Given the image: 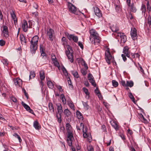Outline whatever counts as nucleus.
<instances>
[{
	"label": "nucleus",
	"mask_w": 151,
	"mask_h": 151,
	"mask_svg": "<svg viewBox=\"0 0 151 151\" xmlns=\"http://www.w3.org/2000/svg\"><path fill=\"white\" fill-rule=\"evenodd\" d=\"M90 40L92 44L95 45H98L100 42L101 38L97 32L93 29L90 31Z\"/></svg>",
	"instance_id": "1"
},
{
	"label": "nucleus",
	"mask_w": 151,
	"mask_h": 151,
	"mask_svg": "<svg viewBox=\"0 0 151 151\" xmlns=\"http://www.w3.org/2000/svg\"><path fill=\"white\" fill-rule=\"evenodd\" d=\"M38 40V37L37 36H35L33 37L30 41L31 44L30 45V51L32 54L35 53V51L37 49Z\"/></svg>",
	"instance_id": "2"
},
{
	"label": "nucleus",
	"mask_w": 151,
	"mask_h": 151,
	"mask_svg": "<svg viewBox=\"0 0 151 151\" xmlns=\"http://www.w3.org/2000/svg\"><path fill=\"white\" fill-rule=\"evenodd\" d=\"M57 111L56 112V116L58 122L60 123L61 120V114L63 112L62 106L60 103L56 104Z\"/></svg>",
	"instance_id": "3"
},
{
	"label": "nucleus",
	"mask_w": 151,
	"mask_h": 151,
	"mask_svg": "<svg viewBox=\"0 0 151 151\" xmlns=\"http://www.w3.org/2000/svg\"><path fill=\"white\" fill-rule=\"evenodd\" d=\"M65 36L69 40H72L75 42H77L78 40V37L73 34H70L68 32H65Z\"/></svg>",
	"instance_id": "4"
},
{
	"label": "nucleus",
	"mask_w": 151,
	"mask_h": 151,
	"mask_svg": "<svg viewBox=\"0 0 151 151\" xmlns=\"http://www.w3.org/2000/svg\"><path fill=\"white\" fill-rule=\"evenodd\" d=\"M67 47L68 50V51H66V54L67 55V56L68 58V59L69 60L71 63H72L73 61V55L72 53H70V51L69 50V48H71V47L69 45H67Z\"/></svg>",
	"instance_id": "5"
},
{
	"label": "nucleus",
	"mask_w": 151,
	"mask_h": 151,
	"mask_svg": "<svg viewBox=\"0 0 151 151\" xmlns=\"http://www.w3.org/2000/svg\"><path fill=\"white\" fill-rule=\"evenodd\" d=\"M105 58L107 63L109 64H110V60L112 58V56L109 50H106L105 53Z\"/></svg>",
	"instance_id": "6"
},
{
	"label": "nucleus",
	"mask_w": 151,
	"mask_h": 151,
	"mask_svg": "<svg viewBox=\"0 0 151 151\" xmlns=\"http://www.w3.org/2000/svg\"><path fill=\"white\" fill-rule=\"evenodd\" d=\"M116 37H119L121 38V42H122L124 43L126 41V37L123 33H117L115 34Z\"/></svg>",
	"instance_id": "7"
},
{
	"label": "nucleus",
	"mask_w": 151,
	"mask_h": 151,
	"mask_svg": "<svg viewBox=\"0 0 151 151\" xmlns=\"http://www.w3.org/2000/svg\"><path fill=\"white\" fill-rule=\"evenodd\" d=\"M54 34V31L53 29L50 28L47 29V36H48L49 39L50 40H53V35Z\"/></svg>",
	"instance_id": "8"
},
{
	"label": "nucleus",
	"mask_w": 151,
	"mask_h": 151,
	"mask_svg": "<svg viewBox=\"0 0 151 151\" xmlns=\"http://www.w3.org/2000/svg\"><path fill=\"white\" fill-rule=\"evenodd\" d=\"M68 7L69 11L72 13L75 14L76 10V7L73 4L69 3L68 4Z\"/></svg>",
	"instance_id": "9"
},
{
	"label": "nucleus",
	"mask_w": 151,
	"mask_h": 151,
	"mask_svg": "<svg viewBox=\"0 0 151 151\" xmlns=\"http://www.w3.org/2000/svg\"><path fill=\"white\" fill-rule=\"evenodd\" d=\"M130 34L132 38L135 40L137 38V30L134 28L132 29L130 32Z\"/></svg>",
	"instance_id": "10"
},
{
	"label": "nucleus",
	"mask_w": 151,
	"mask_h": 151,
	"mask_svg": "<svg viewBox=\"0 0 151 151\" xmlns=\"http://www.w3.org/2000/svg\"><path fill=\"white\" fill-rule=\"evenodd\" d=\"M14 81L15 86L17 87H19L22 86V82L20 78H17L14 79Z\"/></svg>",
	"instance_id": "11"
},
{
	"label": "nucleus",
	"mask_w": 151,
	"mask_h": 151,
	"mask_svg": "<svg viewBox=\"0 0 151 151\" xmlns=\"http://www.w3.org/2000/svg\"><path fill=\"white\" fill-rule=\"evenodd\" d=\"M66 128L67 131L68 135L70 136L71 135H73L72 132V127L69 123H67L66 124Z\"/></svg>",
	"instance_id": "12"
},
{
	"label": "nucleus",
	"mask_w": 151,
	"mask_h": 151,
	"mask_svg": "<svg viewBox=\"0 0 151 151\" xmlns=\"http://www.w3.org/2000/svg\"><path fill=\"white\" fill-rule=\"evenodd\" d=\"M94 11L95 14L99 17H100L102 16L101 12L97 7H94Z\"/></svg>",
	"instance_id": "13"
},
{
	"label": "nucleus",
	"mask_w": 151,
	"mask_h": 151,
	"mask_svg": "<svg viewBox=\"0 0 151 151\" xmlns=\"http://www.w3.org/2000/svg\"><path fill=\"white\" fill-rule=\"evenodd\" d=\"M22 27L24 32H26L28 29V24L26 21L24 20L22 22Z\"/></svg>",
	"instance_id": "14"
},
{
	"label": "nucleus",
	"mask_w": 151,
	"mask_h": 151,
	"mask_svg": "<svg viewBox=\"0 0 151 151\" xmlns=\"http://www.w3.org/2000/svg\"><path fill=\"white\" fill-rule=\"evenodd\" d=\"M22 104L24 108L32 114H34L33 111L31 109L30 107L27 104L24 103L23 101L22 102Z\"/></svg>",
	"instance_id": "15"
},
{
	"label": "nucleus",
	"mask_w": 151,
	"mask_h": 151,
	"mask_svg": "<svg viewBox=\"0 0 151 151\" xmlns=\"http://www.w3.org/2000/svg\"><path fill=\"white\" fill-rule=\"evenodd\" d=\"M40 50L41 53V55L42 56V58L45 59L47 56L46 53L43 51V45L40 44Z\"/></svg>",
	"instance_id": "16"
},
{
	"label": "nucleus",
	"mask_w": 151,
	"mask_h": 151,
	"mask_svg": "<svg viewBox=\"0 0 151 151\" xmlns=\"http://www.w3.org/2000/svg\"><path fill=\"white\" fill-rule=\"evenodd\" d=\"M71 136H69V135H67L68 138L67 141L68 145L69 146H72V139L73 138V135H71Z\"/></svg>",
	"instance_id": "17"
},
{
	"label": "nucleus",
	"mask_w": 151,
	"mask_h": 151,
	"mask_svg": "<svg viewBox=\"0 0 151 151\" xmlns=\"http://www.w3.org/2000/svg\"><path fill=\"white\" fill-rule=\"evenodd\" d=\"M11 15L12 18L14 20V24H16V23H17V20L16 15L15 14L14 11L13 10L11 11Z\"/></svg>",
	"instance_id": "18"
},
{
	"label": "nucleus",
	"mask_w": 151,
	"mask_h": 151,
	"mask_svg": "<svg viewBox=\"0 0 151 151\" xmlns=\"http://www.w3.org/2000/svg\"><path fill=\"white\" fill-rule=\"evenodd\" d=\"M3 33L4 37H6L8 36V27L4 26L3 27Z\"/></svg>",
	"instance_id": "19"
},
{
	"label": "nucleus",
	"mask_w": 151,
	"mask_h": 151,
	"mask_svg": "<svg viewBox=\"0 0 151 151\" xmlns=\"http://www.w3.org/2000/svg\"><path fill=\"white\" fill-rule=\"evenodd\" d=\"M123 53L128 58L130 57V52L129 51L128 49L126 47H124V48Z\"/></svg>",
	"instance_id": "20"
},
{
	"label": "nucleus",
	"mask_w": 151,
	"mask_h": 151,
	"mask_svg": "<svg viewBox=\"0 0 151 151\" xmlns=\"http://www.w3.org/2000/svg\"><path fill=\"white\" fill-rule=\"evenodd\" d=\"M112 126L116 130H118L119 127L116 122L114 121H112L110 122Z\"/></svg>",
	"instance_id": "21"
},
{
	"label": "nucleus",
	"mask_w": 151,
	"mask_h": 151,
	"mask_svg": "<svg viewBox=\"0 0 151 151\" xmlns=\"http://www.w3.org/2000/svg\"><path fill=\"white\" fill-rule=\"evenodd\" d=\"M33 126L36 129L39 130L40 128V126L37 121H35L34 122Z\"/></svg>",
	"instance_id": "22"
},
{
	"label": "nucleus",
	"mask_w": 151,
	"mask_h": 151,
	"mask_svg": "<svg viewBox=\"0 0 151 151\" xmlns=\"http://www.w3.org/2000/svg\"><path fill=\"white\" fill-rule=\"evenodd\" d=\"M63 113L65 116L67 117L69 116L71 114V112L68 109H66L64 110Z\"/></svg>",
	"instance_id": "23"
},
{
	"label": "nucleus",
	"mask_w": 151,
	"mask_h": 151,
	"mask_svg": "<svg viewBox=\"0 0 151 151\" xmlns=\"http://www.w3.org/2000/svg\"><path fill=\"white\" fill-rule=\"evenodd\" d=\"M111 30L113 32H116L119 30V29L116 25H113L111 27Z\"/></svg>",
	"instance_id": "24"
},
{
	"label": "nucleus",
	"mask_w": 151,
	"mask_h": 151,
	"mask_svg": "<svg viewBox=\"0 0 151 151\" xmlns=\"http://www.w3.org/2000/svg\"><path fill=\"white\" fill-rule=\"evenodd\" d=\"M76 114L77 117L78 119H81L83 120V118L81 113L78 111H77L76 112Z\"/></svg>",
	"instance_id": "25"
},
{
	"label": "nucleus",
	"mask_w": 151,
	"mask_h": 151,
	"mask_svg": "<svg viewBox=\"0 0 151 151\" xmlns=\"http://www.w3.org/2000/svg\"><path fill=\"white\" fill-rule=\"evenodd\" d=\"M20 38L21 42L22 44H25L26 43L25 38L23 35H20Z\"/></svg>",
	"instance_id": "26"
},
{
	"label": "nucleus",
	"mask_w": 151,
	"mask_h": 151,
	"mask_svg": "<svg viewBox=\"0 0 151 151\" xmlns=\"http://www.w3.org/2000/svg\"><path fill=\"white\" fill-rule=\"evenodd\" d=\"M129 6L130 8V10L131 12L134 13L136 12L137 9L136 7L134 6L133 4L130 5V6Z\"/></svg>",
	"instance_id": "27"
},
{
	"label": "nucleus",
	"mask_w": 151,
	"mask_h": 151,
	"mask_svg": "<svg viewBox=\"0 0 151 151\" xmlns=\"http://www.w3.org/2000/svg\"><path fill=\"white\" fill-rule=\"evenodd\" d=\"M40 77L41 81H42L44 79L45 76L44 75V73L43 70H41L40 72Z\"/></svg>",
	"instance_id": "28"
},
{
	"label": "nucleus",
	"mask_w": 151,
	"mask_h": 151,
	"mask_svg": "<svg viewBox=\"0 0 151 151\" xmlns=\"http://www.w3.org/2000/svg\"><path fill=\"white\" fill-rule=\"evenodd\" d=\"M60 99L62 100V103L63 104H66V101L65 98V96L63 94H61L60 96Z\"/></svg>",
	"instance_id": "29"
},
{
	"label": "nucleus",
	"mask_w": 151,
	"mask_h": 151,
	"mask_svg": "<svg viewBox=\"0 0 151 151\" xmlns=\"http://www.w3.org/2000/svg\"><path fill=\"white\" fill-rule=\"evenodd\" d=\"M139 119L142 122H145L147 121L146 119L141 114H139Z\"/></svg>",
	"instance_id": "30"
},
{
	"label": "nucleus",
	"mask_w": 151,
	"mask_h": 151,
	"mask_svg": "<svg viewBox=\"0 0 151 151\" xmlns=\"http://www.w3.org/2000/svg\"><path fill=\"white\" fill-rule=\"evenodd\" d=\"M68 104L69 106L72 109H73V110H75L74 107V105L73 104L72 102L71 101H68Z\"/></svg>",
	"instance_id": "31"
},
{
	"label": "nucleus",
	"mask_w": 151,
	"mask_h": 151,
	"mask_svg": "<svg viewBox=\"0 0 151 151\" xmlns=\"http://www.w3.org/2000/svg\"><path fill=\"white\" fill-rule=\"evenodd\" d=\"M49 110L51 112H53L54 111V109L51 103L49 104Z\"/></svg>",
	"instance_id": "32"
},
{
	"label": "nucleus",
	"mask_w": 151,
	"mask_h": 151,
	"mask_svg": "<svg viewBox=\"0 0 151 151\" xmlns=\"http://www.w3.org/2000/svg\"><path fill=\"white\" fill-rule=\"evenodd\" d=\"M141 10L142 11V14H144V15H145L146 11V7L145 5L142 4Z\"/></svg>",
	"instance_id": "33"
},
{
	"label": "nucleus",
	"mask_w": 151,
	"mask_h": 151,
	"mask_svg": "<svg viewBox=\"0 0 151 151\" xmlns=\"http://www.w3.org/2000/svg\"><path fill=\"white\" fill-rule=\"evenodd\" d=\"M133 82L131 81H127L126 83V86L131 87L133 86Z\"/></svg>",
	"instance_id": "34"
},
{
	"label": "nucleus",
	"mask_w": 151,
	"mask_h": 151,
	"mask_svg": "<svg viewBox=\"0 0 151 151\" xmlns=\"http://www.w3.org/2000/svg\"><path fill=\"white\" fill-rule=\"evenodd\" d=\"M47 84L49 88L51 89L53 88L54 87L53 84L51 81H47Z\"/></svg>",
	"instance_id": "35"
},
{
	"label": "nucleus",
	"mask_w": 151,
	"mask_h": 151,
	"mask_svg": "<svg viewBox=\"0 0 151 151\" xmlns=\"http://www.w3.org/2000/svg\"><path fill=\"white\" fill-rule=\"evenodd\" d=\"M147 10L148 13L151 11V6L149 4V1H147Z\"/></svg>",
	"instance_id": "36"
},
{
	"label": "nucleus",
	"mask_w": 151,
	"mask_h": 151,
	"mask_svg": "<svg viewBox=\"0 0 151 151\" xmlns=\"http://www.w3.org/2000/svg\"><path fill=\"white\" fill-rule=\"evenodd\" d=\"M71 72L72 74L73 75L75 78H77L79 77L78 73L76 71H72Z\"/></svg>",
	"instance_id": "37"
},
{
	"label": "nucleus",
	"mask_w": 151,
	"mask_h": 151,
	"mask_svg": "<svg viewBox=\"0 0 151 151\" xmlns=\"http://www.w3.org/2000/svg\"><path fill=\"white\" fill-rule=\"evenodd\" d=\"M35 76V74L34 71H31L30 72V75L29 76V79L34 78Z\"/></svg>",
	"instance_id": "38"
},
{
	"label": "nucleus",
	"mask_w": 151,
	"mask_h": 151,
	"mask_svg": "<svg viewBox=\"0 0 151 151\" xmlns=\"http://www.w3.org/2000/svg\"><path fill=\"white\" fill-rule=\"evenodd\" d=\"M62 70L63 71L64 74L65 75V76H68V73L67 72V71L66 70V69L63 66L62 68Z\"/></svg>",
	"instance_id": "39"
},
{
	"label": "nucleus",
	"mask_w": 151,
	"mask_h": 151,
	"mask_svg": "<svg viewBox=\"0 0 151 151\" xmlns=\"http://www.w3.org/2000/svg\"><path fill=\"white\" fill-rule=\"evenodd\" d=\"M62 42L63 43V45L65 47V45H66L67 44V42L66 41V39L65 37H63L61 40Z\"/></svg>",
	"instance_id": "40"
},
{
	"label": "nucleus",
	"mask_w": 151,
	"mask_h": 151,
	"mask_svg": "<svg viewBox=\"0 0 151 151\" xmlns=\"http://www.w3.org/2000/svg\"><path fill=\"white\" fill-rule=\"evenodd\" d=\"M129 98L132 100V101L134 103H135V99L134 98L132 94L131 93H129Z\"/></svg>",
	"instance_id": "41"
},
{
	"label": "nucleus",
	"mask_w": 151,
	"mask_h": 151,
	"mask_svg": "<svg viewBox=\"0 0 151 151\" xmlns=\"http://www.w3.org/2000/svg\"><path fill=\"white\" fill-rule=\"evenodd\" d=\"M13 135L15 137L17 138L19 142H21L22 141V139L16 133H15L14 134H13Z\"/></svg>",
	"instance_id": "42"
},
{
	"label": "nucleus",
	"mask_w": 151,
	"mask_h": 151,
	"mask_svg": "<svg viewBox=\"0 0 151 151\" xmlns=\"http://www.w3.org/2000/svg\"><path fill=\"white\" fill-rule=\"evenodd\" d=\"M89 81L90 83H91L92 85L94 87H96V84L95 83V81L93 80V79Z\"/></svg>",
	"instance_id": "43"
},
{
	"label": "nucleus",
	"mask_w": 151,
	"mask_h": 151,
	"mask_svg": "<svg viewBox=\"0 0 151 151\" xmlns=\"http://www.w3.org/2000/svg\"><path fill=\"white\" fill-rule=\"evenodd\" d=\"M112 83L113 85L115 87L117 86L118 85V83L115 80H113Z\"/></svg>",
	"instance_id": "44"
},
{
	"label": "nucleus",
	"mask_w": 151,
	"mask_h": 151,
	"mask_svg": "<svg viewBox=\"0 0 151 151\" xmlns=\"http://www.w3.org/2000/svg\"><path fill=\"white\" fill-rule=\"evenodd\" d=\"M82 63L85 69L87 70L88 69V66L87 64L86 63L85 61L84 60H83Z\"/></svg>",
	"instance_id": "45"
},
{
	"label": "nucleus",
	"mask_w": 151,
	"mask_h": 151,
	"mask_svg": "<svg viewBox=\"0 0 151 151\" xmlns=\"http://www.w3.org/2000/svg\"><path fill=\"white\" fill-rule=\"evenodd\" d=\"M83 104L84 106V108L87 110L88 109V105L87 102H83Z\"/></svg>",
	"instance_id": "46"
},
{
	"label": "nucleus",
	"mask_w": 151,
	"mask_h": 151,
	"mask_svg": "<svg viewBox=\"0 0 151 151\" xmlns=\"http://www.w3.org/2000/svg\"><path fill=\"white\" fill-rule=\"evenodd\" d=\"M83 91L86 94V95H88V94H89V93L88 92V89L86 88L83 87L82 88Z\"/></svg>",
	"instance_id": "47"
},
{
	"label": "nucleus",
	"mask_w": 151,
	"mask_h": 151,
	"mask_svg": "<svg viewBox=\"0 0 151 151\" xmlns=\"http://www.w3.org/2000/svg\"><path fill=\"white\" fill-rule=\"evenodd\" d=\"M148 24L150 25H151V17L150 15L148 16L147 18Z\"/></svg>",
	"instance_id": "48"
},
{
	"label": "nucleus",
	"mask_w": 151,
	"mask_h": 151,
	"mask_svg": "<svg viewBox=\"0 0 151 151\" xmlns=\"http://www.w3.org/2000/svg\"><path fill=\"white\" fill-rule=\"evenodd\" d=\"M55 86L59 90L60 92H62L63 89L62 88V87L61 86L56 85Z\"/></svg>",
	"instance_id": "49"
},
{
	"label": "nucleus",
	"mask_w": 151,
	"mask_h": 151,
	"mask_svg": "<svg viewBox=\"0 0 151 151\" xmlns=\"http://www.w3.org/2000/svg\"><path fill=\"white\" fill-rule=\"evenodd\" d=\"M69 80H68V83L69 85V87L71 88H73V86L72 85L71 82L70 78L68 77Z\"/></svg>",
	"instance_id": "50"
},
{
	"label": "nucleus",
	"mask_w": 151,
	"mask_h": 151,
	"mask_svg": "<svg viewBox=\"0 0 151 151\" xmlns=\"http://www.w3.org/2000/svg\"><path fill=\"white\" fill-rule=\"evenodd\" d=\"M86 69L85 70L82 69L81 70L82 74L84 76L86 75L87 73V71Z\"/></svg>",
	"instance_id": "51"
},
{
	"label": "nucleus",
	"mask_w": 151,
	"mask_h": 151,
	"mask_svg": "<svg viewBox=\"0 0 151 151\" xmlns=\"http://www.w3.org/2000/svg\"><path fill=\"white\" fill-rule=\"evenodd\" d=\"M88 78L89 81H90L93 79V78L91 74L89 73L88 75Z\"/></svg>",
	"instance_id": "52"
},
{
	"label": "nucleus",
	"mask_w": 151,
	"mask_h": 151,
	"mask_svg": "<svg viewBox=\"0 0 151 151\" xmlns=\"http://www.w3.org/2000/svg\"><path fill=\"white\" fill-rule=\"evenodd\" d=\"M54 64L58 68L60 67V65H59V63L58 62V61L56 60H54L53 61Z\"/></svg>",
	"instance_id": "53"
},
{
	"label": "nucleus",
	"mask_w": 151,
	"mask_h": 151,
	"mask_svg": "<svg viewBox=\"0 0 151 151\" xmlns=\"http://www.w3.org/2000/svg\"><path fill=\"white\" fill-rule=\"evenodd\" d=\"M88 151H93V148L92 146H89L88 147Z\"/></svg>",
	"instance_id": "54"
},
{
	"label": "nucleus",
	"mask_w": 151,
	"mask_h": 151,
	"mask_svg": "<svg viewBox=\"0 0 151 151\" xmlns=\"http://www.w3.org/2000/svg\"><path fill=\"white\" fill-rule=\"evenodd\" d=\"M5 42L4 41L1 40H0V45L2 46L5 44Z\"/></svg>",
	"instance_id": "55"
},
{
	"label": "nucleus",
	"mask_w": 151,
	"mask_h": 151,
	"mask_svg": "<svg viewBox=\"0 0 151 151\" xmlns=\"http://www.w3.org/2000/svg\"><path fill=\"white\" fill-rule=\"evenodd\" d=\"M83 137L84 138L88 137V134L86 132H85L84 131H83Z\"/></svg>",
	"instance_id": "56"
},
{
	"label": "nucleus",
	"mask_w": 151,
	"mask_h": 151,
	"mask_svg": "<svg viewBox=\"0 0 151 151\" xmlns=\"http://www.w3.org/2000/svg\"><path fill=\"white\" fill-rule=\"evenodd\" d=\"M101 129L103 132H106V128L104 125H103L101 126Z\"/></svg>",
	"instance_id": "57"
},
{
	"label": "nucleus",
	"mask_w": 151,
	"mask_h": 151,
	"mask_svg": "<svg viewBox=\"0 0 151 151\" xmlns=\"http://www.w3.org/2000/svg\"><path fill=\"white\" fill-rule=\"evenodd\" d=\"M80 127L81 129L82 130V131H84V125L82 123H81L80 124Z\"/></svg>",
	"instance_id": "58"
},
{
	"label": "nucleus",
	"mask_w": 151,
	"mask_h": 151,
	"mask_svg": "<svg viewBox=\"0 0 151 151\" xmlns=\"http://www.w3.org/2000/svg\"><path fill=\"white\" fill-rule=\"evenodd\" d=\"M95 93L96 94V95L100 93V91L98 88H96L95 90Z\"/></svg>",
	"instance_id": "59"
},
{
	"label": "nucleus",
	"mask_w": 151,
	"mask_h": 151,
	"mask_svg": "<svg viewBox=\"0 0 151 151\" xmlns=\"http://www.w3.org/2000/svg\"><path fill=\"white\" fill-rule=\"evenodd\" d=\"M87 138L88 140V141L89 142H91L92 139V137L90 134H88V137H87Z\"/></svg>",
	"instance_id": "60"
},
{
	"label": "nucleus",
	"mask_w": 151,
	"mask_h": 151,
	"mask_svg": "<svg viewBox=\"0 0 151 151\" xmlns=\"http://www.w3.org/2000/svg\"><path fill=\"white\" fill-rule=\"evenodd\" d=\"M122 58L123 59L124 61H125L127 59V58L126 57V56L124 54L122 55Z\"/></svg>",
	"instance_id": "61"
},
{
	"label": "nucleus",
	"mask_w": 151,
	"mask_h": 151,
	"mask_svg": "<svg viewBox=\"0 0 151 151\" xmlns=\"http://www.w3.org/2000/svg\"><path fill=\"white\" fill-rule=\"evenodd\" d=\"M11 99L14 102H16L17 101V100L14 97H12L11 98Z\"/></svg>",
	"instance_id": "62"
},
{
	"label": "nucleus",
	"mask_w": 151,
	"mask_h": 151,
	"mask_svg": "<svg viewBox=\"0 0 151 151\" xmlns=\"http://www.w3.org/2000/svg\"><path fill=\"white\" fill-rule=\"evenodd\" d=\"M78 45L81 49L83 48V46L81 42H78Z\"/></svg>",
	"instance_id": "63"
},
{
	"label": "nucleus",
	"mask_w": 151,
	"mask_h": 151,
	"mask_svg": "<svg viewBox=\"0 0 151 151\" xmlns=\"http://www.w3.org/2000/svg\"><path fill=\"white\" fill-rule=\"evenodd\" d=\"M139 68L140 69V70L141 72L142 73H144V71L143 70V69L142 66L139 64Z\"/></svg>",
	"instance_id": "64"
}]
</instances>
